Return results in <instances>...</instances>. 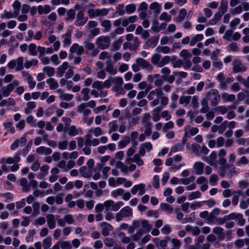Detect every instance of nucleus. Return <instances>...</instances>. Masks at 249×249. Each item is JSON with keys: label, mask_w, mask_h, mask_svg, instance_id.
<instances>
[{"label": "nucleus", "mask_w": 249, "mask_h": 249, "mask_svg": "<svg viewBox=\"0 0 249 249\" xmlns=\"http://www.w3.org/2000/svg\"><path fill=\"white\" fill-rule=\"evenodd\" d=\"M150 102L151 107H156L160 103L163 107L167 106L169 103V98L167 96H164L163 90L160 88H156L150 91L147 97Z\"/></svg>", "instance_id": "f257e3e1"}, {"label": "nucleus", "mask_w": 249, "mask_h": 249, "mask_svg": "<svg viewBox=\"0 0 249 249\" xmlns=\"http://www.w3.org/2000/svg\"><path fill=\"white\" fill-rule=\"evenodd\" d=\"M205 99L210 102L212 107H216L220 101V96L217 89H212L207 92Z\"/></svg>", "instance_id": "f03ea898"}, {"label": "nucleus", "mask_w": 249, "mask_h": 249, "mask_svg": "<svg viewBox=\"0 0 249 249\" xmlns=\"http://www.w3.org/2000/svg\"><path fill=\"white\" fill-rule=\"evenodd\" d=\"M145 232L144 230L142 229H140L136 233L132 235L131 238L132 240L135 242H139L142 239L141 241L139 242L140 244H144L150 241L151 237L150 235L147 234L142 238Z\"/></svg>", "instance_id": "7ed1b4c3"}, {"label": "nucleus", "mask_w": 249, "mask_h": 249, "mask_svg": "<svg viewBox=\"0 0 249 249\" xmlns=\"http://www.w3.org/2000/svg\"><path fill=\"white\" fill-rule=\"evenodd\" d=\"M23 61V57L19 56L17 59L10 60L7 64V67L10 70L15 69L16 71H21L24 67Z\"/></svg>", "instance_id": "20e7f679"}, {"label": "nucleus", "mask_w": 249, "mask_h": 249, "mask_svg": "<svg viewBox=\"0 0 249 249\" xmlns=\"http://www.w3.org/2000/svg\"><path fill=\"white\" fill-rule=\"evenodd\" d=\"M95 44L98 48L101 50H105L109 47L110 39L109 36H101L96 39Z\"/></svg>", "instance_id": "39448f33"}, {"label": "nucleus", "mask_w": 249, "mask_h": 249, "mask_svg": "<svg viewBox=\"0 0 249 249\" xmlns=\"http://www.w3.org/2000/svg\"><path fill=\"white\" fill-rule=\"evenodd\" d=\"M132 215L133 213L131 208L128 206H126L122 209L116 214V220L119 222L122 220L123 218L131 216Z\"/></svg>", "instance_id": "423d86ee"}, {"label": "nucleus", "mask_w": 249, "mask_h": 249, "mask_svg": "<svg viewBox=\"0 0 249 249\" xmlns=\"http://www.w3.org/2000/svg\"><path fill=\"white\" fill-rule=\"evenodd\" d=\"M232 64V71L234 73L244 72L247 70V67L239 59H234Z\"/></svg>", "instance_id": "0eeeda50"}, {"label": "nucleus", "mask_w": 249, "mask_h": 249, "mask_svg": "<svg viewBox=\"0 0 249 249\" xmlns=\"http://www.w3.org/2000/svg\"><path fill=\"white\" fill-rule=\"evenodd\" d=\"M227 219L235 220L237 224L240 226H244L245 224L246 220L243 218V215L241 213H232L229 215H226Z\"/></svg>", "instance_id": "6e6552de"}, {"label": "nucleus", "mask_w": 249, "mask_h": 249, "mask_svg": "<svg viewBox=\"0 0 249 249\" xmlns=\"http://www.w3.org/2000/svg\"><path fill=\"white\" fill-rule=\"evenodd\" d=\"M136 62L140 65V68L145 70L147 71L150 72L154 69L153 65L150 62L143 58H138L136 59Z\"/></svg>", "instance_id": "1a4fd4ad"}, {"label": "nucleus", "mask_w": 249, "mask_h": 249, "mask_svg": "<svg viewBox=\"0 0 249 249\" xmlns=\"http://www.w3.org/2000/svg\"><path fill=\"white\" fill-rule=\"evenodd\" d=\"M70 52L71 53H76L77 55L80 56L84 53V49L83 46H80L78 44L74 43L71 47ZM69 57L71 59L73 58V55L70 54Z\"/></svg>", "instance_id": "9d476101"}, {"label": "nucleus", "mask_w": 249, "mask_h": 249, "mask_svg": "<svg viewBox=\"0 0 249 249\" xmlns=\"http://www.w3.org/2000/svg\"><path fill=\"white\" fill-rule=\"evenodd\" d=\"M88 20V18L85 16L84 12L80 11L76 15L74 25L76 26H83L86 23Z\"/></svg>", "instance_id": "9b49d317"}, {"label": "nucleus", "mask_w": 249, "mask_h": 249, "mask_svg": "<svg viewBox=\"0 0 249 249\" xmlns=\"http://www.w3.org/2000/svg\"><path fill=\"white\" fill-rule=\"evenodd\" d=\"M18 81L14 80L12 83L8 84L6 87L2 88V94L4 96L7 97L9 95L11 91L18 85Z\"/></svg>", "instance_id": "f8f14e48"}, {"label": "nucleus", "mask_w": 249, "mask_h": 249, "mask_svg": "<svg viewBox=\"0 0 249 249\" xmlns=\"http://www.w3.org/2000/svg\"><path fill=\"white\" fill-rule=\"evenodd\" d=\"M77 112L82 114L83 116L85 117L89 115L91 113V111L88 108V107L85 103H82L77 106Z\"/></svg>", "instance_id": "ddd939ff"}, {"label": "nucleus", "mask_w": 249, "mask_h": 249, "mask_svg": "<svg viewBox=\"0 0 249 249\" xmlns=\"http://www.w3.org/2000/svg\"><path fill=\"white\" fill-rule=\"evenodd\" d=\"M100 226L102 228V234L105 236L108 235L110 234V232L113 229V227L111 225L106 222L101 223Z\"/></svg>", "instance_id": "4468645a"}, {"label": "nucleus", "mask_w": 249, "mask_h": 249, "mask_svg": "<svg viewBox=\"0 0 249 249\" xmlns=\"http://www.w3.org/2000/svg\"><path fill=\"white\" fill-rule=\"evenodd\" d=\"M80 130L75 125L66 126L64 130V132L67 133L70 136L72 137L77 135Z\"/></svg>", "instance_id": "2eb2a0df"}, {"label": "nucleus", "mask_w": 249, "mask_h": 249, "mask_svg": "<svg viewBox=\"0 0 249 249\" xmlns=\"http://www.w3.org/2000/svg\"><path fill=\"white\" fill-rule=\"evenodd\" d=\"M63 44L64 47H68L71 44V31H69L67 32L62 36Z\"/></svg>", "instance_id": "dca6fc26"}, {"label": "nucleus", "mask_w": 249, "mask_h": 249, "mask_svg": "<svg viewBox=\"0 0 249 249\" xmlns=\"http://www.w3.org/2000/svg\"><path fill=\"white\" fill-rule=\"evenodd\" d=\"M47 222L50 229H53L56 226V222L54 215L53 214H48L46 216Z\"/></svg>", "instance_id": "f3484780"}, {"label": "nucleus", "mask_w": 249, "mask_h": 249, "mask_svg": "<svg viewBox=\"0 0 249 249\" xmlns=\"http://www.w3.org/2000/svg\"><path fill=\"white\" fill-rule=\"evenodd\" d=\"M204 164L200 161H197L195 163L193 169L195 170L196 174L200 175L203 173Z\"/></svg>", "instance_id": "a211bd4d"}, {"label": "nucleus", "mask_w": 249, "mask_h": 249, "mask_svg": "<svg viewBox=\"0 0 249 249\" xmlns=\"http://www.w3.org/2000/svg\"><path fill=\"white\" fill-rule=\"evenodd\" d=\"M216 79L219 82V87L222 89H226L227 86L225 84L226 78L222 72H219L217 76Z\"/></svg>", "instance_id": "6ab92c4d"}, {"label": "nucleus", "mask_w": 249, "mask_h": 249, "mask_svg": "<svg viewBox=\"0 0 249 249\" xmlns=\"http://www.w3.org/2000/svg\"><path fill=\"white\" fill-rule=\"evenodd\" d=\"M79 172L81 175L85 178H89L92 175V172L90 171L86 166H81L79 168Z\"/></svg>", "instance_id": "aec40b11"}, {"label": "nucleus", "mask_w": 249, "mask_h": 249, "mask_svg": "<svg viewBox=\"0 0 249 249\" xmlns=\"http://www.w3.org/2000/svg\"><path fill=\"white\" fill-rule=\"evenodd\" d=\"M187 15V11L185 9H181L179 12L178 15L174 18V21L180 23L182 22Z\"/></svg>", "instance_id": "412c9836"}, {"label": "nucleus", "mask_w": 249, "mask_h": 249, "mask_svg": "<svg viewBox=\"0 0 249 249\" xmlns=\"http://www.w3.org/2000/svg\"><path fill=\"white\" fill-rule=\"evenodd\" d=\"M36 152L39 155H50L52 153V149L49 147L41 146L36 149Z\"/></svg>", "instance_id": "4be33fe9"}, {"label": "nucleus", "mask_w": 249, "mask_h": 249, "mask_svg": "<svg viewBox=\"0 0 249 249\" xmlns=\"http://www.w3.org/2000/svg\"><path fill=\"white\" fill-rule=\"evenodd\" d=\"M106 64L107 66L105 70L107 72L113 75H115L117 73V70L114 68L110 60L107 61Z\"/></svg>", "instance_id": "5701e85b"}, {"label": "nucleus", "mask_w": 249, "mask_h": 249, "mask_svg": "<svg viewBox=\"0 0 249 249\" xmlns=\"http://www.w3.org/2000/svg\"><path fill=\"white\" fill-rule=\"evenodd\" d=\"M69 67V64L67 62H64L59 67L57 71V75L61 77H62L66 71Z\"/></svg>", "instance_id": "b1692460"}, {"label": "nucleus", "mask_w": 249, "mask_h": 249, "mask_svg": "<svg viewBox=\"0 0 249 249\" xmlns=\"http://www.w3.org/2000/svg\"><path fill=\"white\" fill-rule=\"evenodd\" d=\"M222 99L224 102H233L235 100V96L233 94H228L223 92L222 94Z\"/></svg>", "instance_id": "393cba45"}, {"label": "nucleus", "mask_w": 249, "mask_h": 249, "mask_svg": "<svg viewBox=\"0 0 249 249\" xmlns=\"http://www.w3.org/2000/svg\"><path fill=\"white\" fill-rule=\"evenodd\" d=\"M149 8L151 10H153L154 15L157 16L161 11V6L157 2H154L150 4Z\"/></svg>", "instance_id": "a878e982"}, {"label": "nucleus", "mask_w": 249, "mask_h": 249, "mask_svg": "<svg viewBox=\"0 0 249 249\" xmlns=\"http://www.w3.org/2000/svg\"><path fill=\"white\" fill-rule=\"evenodd\" d=\"M117 185H121L124 184L125 187H129L132 186V182L130 180H127L124 178H116Z\"/></svg>", "instance_id": "bb28decb"}, {"label": "nucleus", "mask_w": 249, "mask_h": 249, "mask_svg": "<svg viewBox=\"0 0 249 249\" xmlns=\"http://www.w3.org/2000/svg\"><path fill=\"white\" fill-rule=\"evenodd\" d=\"M20 152H18L14 158L9 157L6 159V162L7 164L17 163L20 160Z\"/></svg>", "instance_id": "cd10ccee"}, {"label": "nucleus", "mask_w": 249, "mask_h": 249, "mask_svg": "<svg viewBox=\"0 0 249 249\" xmlns=\"http://www.w3.org/2000/svg\"><path fill=\"white\" fill-rule=\"evenodd\" d=\"M217 153L215 151L212 152L209 156V160L207 162L211 166H214L217 164Z\"/></svg>", "instance_id": "c85d7f7f"}, {"label": "nucleus", "mask_w": 249, "mask_h": 249, "mask_svg": "<svg viewBox=\"0 0 249 249\" xmlns=\"http://www.w3.org/2000/svg\"><path fill=\"white\" fill-rule=\"evenodd\" d=\"M223 15V14L222 13H220L218 11L214 14L213 18L209 20V24L212 25L215 24L220 20Z\"/></svg>", "instance_id": "c756f323"}, {"label": "nucleus", "mask_w": 249, "mask_h": 249, "mask_svg": "<svg viewBox=\"0 0 249 249\" xmlns=\"http://www.w3.org/2000/svg\"><path fill=\"white\" fill-rule=\"evenodd\" d=\"M20 185L22 187V191L27 192L30 190V187L27 184V180L26 178H23L20 179Z\"/></svg>", "instance_id": "7c9ffc66"}, {"label": "nucleus", "mask_w": 249, "mask_h": 249, "mask_svg": "<svg viewBox=\"0 0 249 249\" xmlns=\"http://www.w3.org/2000/svg\"><path fill=\"white\" fill-rule=\"evenodd\" d=\"M101 25L104 28V31L106 32H108L111 30V24L108 19L101 20Z\"/></svg>", "instance_id": "2f4dec72"}, {"label": "nucleus", "mask_w": 249, "mask_h": 249, "mask_svg": "<svg viewBox=\"0 0 249 249\" xmlns=\"http://www.w3.org/2000/svg\"><path fill=\"white\" fill-rule=\"evenodd\" d=\"M38 12L40 15L43 14H48L51 11V7L48 5H45L44 6L39 5L37 7Z\"/></svg>", "instance_id": "473e14b6"}, {"label": "nucleus", "mask_w": 249, "mask_h": 249, "mask_svg": "<svg viewBox=\"0 0 249 249\" xmlns=\"http://www.w3.org/2000/svg\"><path fill=\"white\" fill-rule=\"evenodd\" d=\"M228 1L227 0H221L220 6L218 8V12L225 14L228 10Z\"/></svg>", "instance_id": "72a5a7b5"}, {"label": "nucleus", "mask_w": 249, "mask_h": 249, "mask_svg": "<svg viewBox=\"0 0 249 249\" xmlns=\"http://www.w3.org/2000/svg\"><path fill=\"white\" fill-rule=\"evenodd\" d=\"M46 82L51 89H55L58 87V84L54 78H50L47 80Z\"/></svg>", "instance_id": "f704fd0d"}, {"label": "nucleus", "mask_w": 249, "mask_h": 249, "mask_svg": "<svg viewBox=\"0 0 249 249\" xmlns=\"http://www.w3.org/2000/svg\"><path fill=\"white\" fill-rule=\"evenodd\" d=\"M185 140H183L182 143H177L174 146H172L171 148L170 152L175 153L178 151H180L183 149L184 145L185 144Z\"/></svg>", "instance_id": "c9c22d12"}, {"label": "nucleus", "mask_w": 249, "mask_h": 249, "mask_svg": "<svg viewBox=\"0 0 249 249\" xmlns=\"http://www.w3.org/2000/svg\"><path fill=\"white\" fill-rule=\"evenodd\" d=\"M227 169L228 170V173L227 174L228 176L231 178L232 176L238 174L236 170L235 167L234 165L228 164Z\"/></svg>", "instance_id": "e433bc0d"}, {"label": "nucleus", "mask_w": 249, "mask_h": 249, "mask_svg": "<svg viewBox=\"0 0 249 249\" xmlns=\"http://www.w3.org/2000/svg\"><path fill=\"white\" fill-rule=\"evenodd\" d=\"M130 142V138L129 136L124 137L119 142L118 146L120 148L125 147Z\"/></svg>", "instance_id": "4c0bfd02"}, {"label": "nucleus", "mask_w": 249, "mask_h": 249, "mask_svg": "<svg viewBox=\"0 0 249 249\" xmlns=\"http://www.w3.org/2000/svg\"><path fill=\"white\" fill-rule=\"evenodd\" d=\"M26 106L27 107L24 110V113L26 114L30 113L31 110L34 109L36 107V103L33 101L28 102Z\"/></svg>", "instance_id": "58836bf2"}, {"label": "nucleus", "mask_w": 249, "mask_h": 249, "mask_svg": "<svg viewBox=\"0 0 249 249\" xmlns=\"http://www.w3.org/2000/svg\"><path fill=\"white\" fill-rule=\"evenodd\" d=\"M201 105L202 107L200 109V112L202 113H205L209 110V107L208 105V101L206 99L203 98L201 101Z\"/></svg>", "instance_id": "ea45409f"}, {"label": "nucleus", "mask_w": 249, "mask_h": 249, "mask_svg": "<svg viewBox=\"0 0 249 249\" xmlns=\"http://www.w3.org/2000/svg\"><path fill=\"white\" fill-rule=\"evenodd\" d=\"M203 38V35L202 34H197L195 36L192 38L190 42V45L191 46H193L195 45L197 42L201 41Z\"/></svg>", "instance_id": "a19ab883"}, {"label": "nucleus", "mask_w": 249, "mask_h": 249, "mask_svg": "<svg viewBox=\"0 0 249 249\" xmlns=\"http://www.w3.org/2000/svg\"><path fill=\"white\" fill-rule=\"evenodd\" d=\"M160 58L161 55L159 53H154L151 57V62L153 65H156L158 67H159Z\"/></svg>", "instance_id": "79ce46f5"}, {"label": "nucleus", "mask_w": 249, "mask_h": 249, "mask_svg": "<svg viewBox=\"0 0 249 249\" xmlns=\"http://www.w3.org/2000/svg\"><path fill=\"white\" fill-rule=\"evenodd\" d=\"M141 224L142 228L144 229L145 232H148L151 231L152 229L151 225L149 223V222L146 220H141Z\"/></svg>", "instance_id": "37998d69"}, {"label": "nucleus", "mask_w": 249, "mask_h": 249, "mask_svg": "<svg viewBox=\"0 0 249 249\" xmlns=\"http://www.w3.org/2000/svg\"><path fill=\"white\" fill-rule=\"evenodd\" d=\"M18 15L17 14V13H15L14 11L13 12H11L5 11L3 14L1 15V18L9 19L12 18H16Z\"/></svg>", "instance_id": "c03bdc74"}, {"label": "nucleus", "mask_w": 249, "mask_h": 249, "mask_svg": "<svg viewBox=\"0 0 249 249\" xmlns=\"http://www.w3.org/2000/svg\"><path fill=\"white\" fill-rule=\"evenodd\" d=\"M43 71L46 73L47 75L51 77L54 74L55 70L53 67L49 66L44 67L43 69Z\"/></svg>", "instance_id": "a18cd8bd"}, {"label": "nucleus", "mask_w": 249, "mask_h": 249, "mask_svg": "<svg viewBox=\"0 0 249 249\" xmlns=\"http://www.w3.org/2000/svg\"><path fill=\"white\" fill-rule=\"evenodd\" d=\"M160 72L162 74L161 78L165 80L171 73V70L167 67H163L160 70Z\"/></svg>", "instance_id": "49530a36"}, {"label": "nucleus", "mask_w": 249, "mask_h": 249, "mask_svg": "<svg viewBox=\"0 0 249 249\" xmlns=\"http://www.w3.org/2000/svg\"><path fill=\"white\" fill-rule=\"evenodd\" d=\"M87 13L90 18H93L94 17H98V9H95L93 8H89Z\"/></svg>", "instance_id": "de8ad7c7"}, {"label": "nucleus", "mask_w": 249, "mask_h": 249, "mask_svg": "<svg viewBox=\"0 0 249 249\" xmlns=\"http://www.w3.org/2000/svg\"><path fill=\"white\" fill-rule=\"evenodd\" d=\"M160 207L162 210L168 213H171L173 212V208L167 203H161L160 205Z\"/></svg>", "instance_id": "09e8293b"}, {"label": "nucleus", "mask_w": 249, "mask_h": 249, "mask_svg": "<svg viewBox=\"0 0 249 249\" xmlns=\"http://www.w3.org/2000/svg\"><path fill=\"white\" fill-rule=\"evenodd\" d=\"M89 89L88 88L83 89L81 90V93L83 95L82 99L84 101H88L90 98L89 95Z\"/></svg>", "instance_id": "8fccbe9b"}, {"label": "nucleus", "mask_w": 249, "mask_h": 249, "mask_svg": "<svg viewBox=\"0 0 249 249\" xmlns=\"http://www.w3.org/2000/svg\"><path fill=\"white\" fill-rule=\"evenodd\" d=\"M52 245V238L50 236H48L43 240V246L44 249H49Z\"/></svg>", "instance_id": "3c124183"}, {"label": "nucleus", "mask_w": 249, "mask_h": 249, "mask_svg": "<svg viewBox=\"0 0 249 249\" xmlns=\"http://www.w3.org/2000/svg\"><path fill=\"white\" fill-rule=\"evenodd\" d=\"M214 110L216 112H217L219 113H220L221 114L223 115V114H226L228 112V107L226 106H220L216 107L214 108Z\"/></svg>", "instance_id": "603ef678"}, {"label": "nucleus", "mask_w": 249, "mask_h": 249, "mask_svg": "<svg viewBox=\"0 0 249 249\" xmlns=\"http://www.w3.org/2000/svg\"><path fill=\"white\" fill-rule=\"evenodd\" d=\"M179 55L184 60H186L187 58H190L192 57V54L186 49H183L179 53Z\"/></svg>", "instance_id": "864d4df0"}, {"label": "nucleus", "mask_w": 249, "mask_h": 249, "mask_svg": "<svg viewBox=\"0 0 249 249\" xmlns=\"http://www.w3.org/2000/svg\"><path fill=\"white\" fill-rule=\"evenodd\" d=\"M123 42V40L120 38L117 40L113 42L112 45V50L114 51L118 50Z\"/></svg>", "instance_id": "5fc2aeb1"}, {"label": "nucleus", "mask_w": 249, "mask_h": 249, "mask_svg": "<svg viewBox=\"0 0 249 249\" xmlns=\"http://www.w3.org/2000/svg\"><path fill=\"white\" fill-rule=\"evenodd\" d=\"M36 44L31 43L29 45L28 50L29 54L31 55L36 56L37 54V52L36 50Z\"/></svg>", "instance_id": "6e6d98bb"}, {"label": "nucleus", "mask_w": 249, "mask_h": 249, "mask_svg": "<svg viewBox=\"0 0 249 249\" xmlns=\"http://www.w3.org/2000/svg\"><path fill=\"white\" fill-rule=\"evenodd\" d=\"M117 122L116 121H113L110 122L108 124L109 126V129L108 130V133L110 134L114 131H115L118 129Z\"/></svg>", "instance_id": "4d7b16f0"}, {"label": "nucleus", "mask_w": 249, "mask_h": 249, "mask_svg": "<svg viewBox=\"0 0 249 249\" xmlns=\"http://www.w3.org/2000/svg\"><path fill=\"white\" fill-rule=\"evenodd\" d=\"M170 61L171 58L169 56L166 55L163 57L160 61V63H159V68L164 67L165 65L168 64Z\"/></svg>", "instance_id": "13d9d810"}, {"label": "nucleus", "mask_w": 249, "mask_h": 249, "mask_svg": "<svg viewBox=\"0 0 249 249\" xmlns=\"http://www.w3.org/2000/svg\"><path fill=\"white\" fill-rule=\"evenodd\" d=\"M61 249H71L72 247L71 243L67 241H59Z\"/></svg>", "instance_id": "bf43d9fd"}, {"label": "nucleus", "mask_w": 249, "mask_h": 249, "mask_svg": "<svg viewBox=\"0 0 249 249\" xmlns=\"http://www.w3.org/2000/svg\"><path fill=\"white\" fill-rule=\"evenodd\" d=\"M201 196V193L197 191L191 193L188 196V199L190 200H192L195 199L200 198Z\"/></svg>", "instance_id": "052dcab7"}, {"label": "nucleus", "mask_w": 249, "mask_h": 249, "mask_svg": "<svg viewBox=\"0 0 249 249\" xmlns=\"http://www.w3.org/2000/svg\"><path fill=\"white\" fill-rule=\"evenodd\" d=\"M159 40V37L157 36H153L148 39L146 42V44L147 46L150 47L153 45H156Z\"/></svg>", "instance_id": "680f3d73"}, {"label": "nucleus", "mask_w": 249, "mask_h": 249, "mask_svg": "<svg viewBox=\"0 0 249 249\" xmlns=\"http://www.w3.org/2000/svg\"><path fill=\"white\" fill-rule=\"evenodd\" d=\"M174 37L173 36H164L160 40V44L162 45L167 44L168 42H173Z\"/></svg>", "instance_id": "e2e57ef3"}, {"label": "nucleus", "mask_w": 249, "mask_h": 249, "mask_svg": "<svg viewBox=\"0 0 249 249\" xmlns=\"http://www.w3.org/2000/svg\"><path fill=\"white\" fill-rule=\"evenodd\" d=\"M191 99V96H182L180 97L179 103L180 104H185V105H187L189 103Z\"/></svg>", "instance_id": "0e129e2a"}, {"label": "nucleus", "mask_w": 249, "mask_h": 249, "mask_svg": "<svg viewBox=\"0 0 249 249\" xmlns=\"http://www.w3.org/2000/svg\"><path fill=\"white\" fill-rule=\"evenodd\" d=\"M156 50L159 53H168L170 51V49L168 46H158Z\"/></svg>", "instance_id": "69168bd1"}, {"label": "nucleus", "mask_w": 249, "mask_h": 249, "mask_svg": "<svg viewBox=\"0 0 249 249\" xmlns=\"http://www.w3.org/2000/svg\"><path fill=\"white\" fill-rule=\"evenodd\" d=\"M134 162H135L137 165L140 166L144 164L143 160L141 158L140 156L137 154L134 155L133 156Z\"/></svg>", "instance_id": "338daca9"}, {"label": "nucleus", "mask_w": 249, "mask_h": 249, "mask_svg": "<svg viewBox=\"0 0 249 249\" xmlns=\"http://www.w3.org/2000/svg\"><path fill=\"white\" fill-rule=\"evenodd\" d=\"M124 190L122 188L116 189L111 192V195L114 197L122 196L124 193Z\"/></svg>", "instance_id": "774afa93"}]
</instances>
